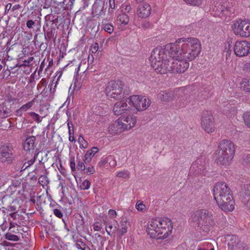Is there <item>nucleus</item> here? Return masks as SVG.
Segmentation results:
<instances>
[{"mask_svg": "<svg viewBox=\"0 0 250 250\" xmlns=\"http://www.w3.org/2000/svg\"><path fill=\"white\" fill-rule=\"evenodd\" d=\"M213 194L217 204L223 210L229 212L234 210L235 202L231 191L226 183H216L213 188Z\"/></svg>", "mask_w": 250, "mask_h": 250, "instance_id": "obj_1", "label": "nucleus"}, {"mask_svg": "<svg viewBox=\"0 0 250 250\" xmlns=\"http://www.w3.org/2000/svg\"><path fill=\"white\" fill-rule=\"evenodd\" d=\"M173 229L171 220L167 217L158 218L151 220L147 224L146 231L151 237L158 239L167 238Z\"/></svg>", "mask_w": 250, "mask_h": 250, "instance_id": "obj_2", "label": "nucleus"}, {"mask_svg": "<svg viewBox=\"0 0 250 250\" xmlns=\"http://www.w3.org/2000/svg\"><path fill=\"white\" fill-rule=\"evenodd\" d=\"M190 220L201 232L208 233L215 225L212 212L205 209H200L190 214Z\"/></svg>", "mask_w": 250, "mask_h": 250, "instance_id": "obj_3", "label": "nucleus"}, {"mask_svg": "<svg viewBox=\"0 0 250 250\" xmlns=\"http://www.w3.org/2000/svg\"><path fill=\"white\" fill-rule=\"evenodd\" d=\"M177 42H184L181 46L180 58L189 61L193 60L200 53L201 44L198 39L195 38H183Z\"/></svg>", "mask_w": 250, "mask_h": 250, "instance_id": "obj_4", "label": "nucleus"}, {"mask_svg": "<svg viewBox=\"0 0 250 250\" xmlns=\"http://www.w3.org/2000/svg\"><path fill=\"white\" fill-rule=\"evenodd\" d=\"M151 66L156 72L161 74L170 72V60L167 58V54L163 50L155 48L149 58Z\"/></svg>", "mask_w": 250, "mask_h": 250, "instance_id": "obj_5", "label": "nucleus"}, {"mask_svg": "<svg viewBox=\"0 0 250 250\" xmlns=\"http://www.w3.org/2000/svg\"><path fill=\"white\" fill-rule=\"evenodd\" d=\"M219 151L215 159L218 164L227 167L230 165L235 153L234 144L230 140H223L219 144Z\"/></svg>", "mask_w": 250, "mask_h": 250, "instance_id": "obj_6", "label": "nucleus"}, {"mask_svg": "<svg viewBox=\"0 0 250 250\" xmlns=\"http://www.w3.org/2000/svg\"><path fill=\"white\" fill-rule=\"evenodd\" d=\"M105 92L107 96L116 100L125 98L130 92L128 88L120 81L109 82Z\"/></svg>", "mask_w": 250, "mask_h": 250, "instance_id": "obj_7", "label": "nucleus"}, {"mask_svg": "<svg viewBox=\"0 0 250 250\" xmlns=\"http://www.w3.org/2000/svg\"><path fill=\"white\" fill-rule=\"evenodd\" d=\"M126 102L131 107L136 109H147L151 104V100L145 96L134 95L126 99Z\"/></svg>", "mask_w": 250, "mask_h": 250, "instance_id": "obj_8", "label": "nucleus"}, {"mask_svg": "<svg viewBox=\"0 0 250 250\" xmlns=\"http://www.w3.org/2000/svg\"><path fill=\"white\" fill-rule=\"evenodd\" d=\"M234 33L243 37L250 36V22L245 20H238L232 25Z\"/></svg>", "mask_w": 250, "mask_h": 250, "instance_id": "obj_9", "label": "nucleus"}, {"mask_svg": "<svg viewBox=\"0 0 250 250\" xmlns=\"http://www.w3.org/2000/svg\"><path fill=\"white\" fill-rule=\"evenodd\" d=\"M201 126L208 133H212L216 129L214 117L209 110H205L202 116Z\"/></svg>", "mask_w": 250, "mask_h": 250, "instance_id": "obj_10", "label": "nucleus"}, {"mask_svg": "<svg viewBox=\"0 0 250 250\" xmlns=\"http://www.w3.org/2000/svg\"><path fill=\"white\" fill-rule=\"evenodd\" d=\"M189 63L184 59H170V72L172 73H184L188 68Z\"/></svg>", "mask_w": 250, "mask_h": 250, "instance_id": "obj_11", "label": "nucleus"}, {"mask_svg": "<svg viewBox=\"0 0 250 250\" xmlns=\"http://www.w3.org/2000/svg\"><path fill=\"white\" fill-rule=\"evenodd\" d=\"M235 54L239 57L247 56L250 53V42L245 41H237L234 46Z\"/></svg>", "mask_w": 250, "mask_h": 250, "instance_id": "obj_12", "label": "nucleus"}, {"mask_svg": "<svg viewBox=\"0 0 250 250\" xmlns=\"http://www.w3.org/2000/svg\"><path fill=\"white\" fill-rule=\"evenodd\" d=\"M118 121L122 124L125 131H129L134 128L137 124V118L132 115H123L120 117Z\"/></svg>", "mask_w": 250, "mask_h": 250, "instance_id": "obj_13", "label": "nucleus"}, {"mask_svg": "<svg viewBox=\"0 0 250 250\" xmlns=\"http://www.w3.org/2000/svg\"><path fill=\"white\" fill-rule=\"evenodd\" d=\"M12 150V147L9 146L3 145L0 146V162L8 164L11 163L14 159Z\"/></svg>", "mask_w": 250, "mask_h": 250, "instance_id": "obj_14", "label": "nucleus"}, {"mask_svg": "<svg viewBox=\"0 0 250 250\" xmlns=\"http://www.w3.org/2000/svg\"><path fill=\"white\" fill-rule=\"evenodd\" d=\"M176 43H171L168 44H167L166 47L163 50L165 51L166 54H167H167L168 56L172 58V59H181L180 58V52H181V47H180L178 44ZM161 50H163L161 49Z\"/></svg>", "mask_w": 250, "mask_h": 250, "instance_id": "obj_15", "label": "nucleus"}, {"mask_svg": "<svg viewBox=\"0 0 250 250\" xmlns=\"http://www.w3.org/2000/svg\"><path fill=\"white\" fill-rule=\"evenodd\" d=\"M122 124L118 121V119L116 120L113 123L110 124L108 128V133L112 135H117L125 132Z\"/></svg>", "mask_w": 250, "mask_h": 250, "instance_id": "obj_16", "label": "nucleus"}, {"mask_svg": "<svg viewBox=\"0 0 250 250\" xmlns=\"http://www.w3.org/2000/svg\"><path fill=\"white\" fill-rule=\"evenodd\" d=\"M151 11L150 6L148 3H144L139 5L137 13L140 18H146L150 14Z\"/></svg>", "mask_w": 250, "mask_h": 250, "instance_id": "obj_17", "label": "nucleus"}, {"mask_svg": "<svg viewBox=\"0 0 250 250\" xmlns=\"http://www.w3.org/2000/svg\"><path fill=\"white\" fill-rule=\"evenodd\" d=\"M120 224L121 228L117 229V226H115L113 232L117 233L120 237H121L127 232L129 223L126 219H123L120 221Z\"/></svg>", "mask_w": 250, "mask_h": 250, "instance_id": "obj_18", "label": "nucleus"}, {"mask_svg": "<svg viewBox=\"0 0 250 250\" xmlns=\"http://www.w3.org/2000/svg\"><path fill=\"white\" fill-rule=\"evenodd\" d=\"M35 137L33 136L27 137L24 141L23 147V149L26 151L30 152L33 150L35 148Z\"/></svg>", "mask_w": 250, "mask_h": 250, "instance_id": "obj_19", "label": "nucleus"}, {"mask_svg": "<svg viewBox=\"0 0 250 250\" xmlns=\"http://www.w3.org/2000/svg\"><path fill=\"white\" fill-rule=\"evenodd\" d=\"M105 163H108V168L114 167L116 165L115 158L111 155L102 159L98 164V166H104Z\"/></svg>", "mask_w": 250, "mask_h": 250, "instance_id": "obj_20", "label": "nucleus"}, {"mask_svg": "<svg viewBox=\"0 0 250 250\" xmlns=\"http://www.w3.org/2000/svg\"><path fill=\"white\" fill-rule=\"evenodd\" d=\"M98 151L99 149L96 147H93L91 149L87 150L84 156V163H87L90 162L93 157H94Z\"/></svg>", "mask_w": 250, "mask_h": 250, "instance_id": "obj_21", "label": "nucleus"}, {"mask_svg": "<svg viewBox=\"0 0 250 250\" xmlns=\"http://www.w3.org/2000/svg\"><path fill=\"white\" fill-rule=\"evenodd\" d=\"M173 96L172 92L165 91L160 92L157 98L162 101H170L172 99Z\"/></svg>", "mask_w": 250, "mask_h": 250, "instance_id": "obj_22", "label": "nucleus"}, {"mask_svg": "<svg viewBox=\"0 0 250 250\" xmlns=\"http://www.w3.org/2000/svg\"><path fill=\"white\" fill-rule=\"evenodd\" d=\"M228 241L229 247L231 248L237 247L240 242L239 238L235 235L229 236Z\"/></svg>", "mask_w": 250, "mask_h": 250, "instance_id": "obj_23", "label": "nucleus"}, {"mask_svg": "<svg viewBox=\"0 0 250 250\" xmlns=\"http://www.w3.org/2000/svg\"><path fill=\"white\" fill-rule=\"evenodd\" d=\"M117 22L121 25H126L129 21V17L125 13L119 14L117 18Z\"/></svg>", "mask_w": 250, "mask_h": 250, "instance_id": "obj_24", "label": "nucleus"}, {"mask_svg": "<svg viewBox=\"0 0 250 250\" xmlns=\"http://www.w3.org/2000/svg\"><path fill=\"white\" fill-rule=\"evenodd\" d=\"M196 250H215V249L211 243L206 242L199 244Z\"/></svg>", "mask_w": 250, "mask_h": 250, "instance_id": "obj_25", "label": "nucleus"}, {"mask_svg": "<svg viewBox=\"0 0 250 250\" xmlns=\"http://www.w3.org/2000/svg\"><path fill=\"white\" fill-rule=\"evenodd\" d=\"M241 88L246 92H250V79H243L241 83Z\"/></svg>", "mask_w": 250, "mask_h": 250, "instance_id": "obj_26", "label": "nucleus"}, {"mask_svg": "<svg viewBox=\"0 0 250 250\" xmlns=\"http://www.w3.org/2000/svg\"><path fill=\"white\" fill-rule=\"evenodd\" d=\"M80 148L85 149L88 147V143L86 141L82 135H80L78 139Z\"/></svg>", "mask_w": 250, "mask_h": 250, "instance_id": "obj_27", "label": "nucleus"}, {"mask_svg": "<svg viewBox=\"0 0 250 250\" xmlns=\"http://www.w3.org/2000/svg\"><path fill=\"white\" fill-rule=\"evenodd\" d=\"M4 237L6 239L9 241H12L15 242L18 241L20 239L18 236L15 234H13L9 232L6 233L4 234Z\"/></svg>", "mask_w": 250, "mask_h": 250, "instance_id": "obj_28", "label": "nucleus"}, {"mask_svg": "<svg viewBox=\"0 0 250 250\" xmlns=\"http://www.w3.org/2000/svg\"><path fill=\"white\" fill-rule=\"evenodd\" d=\"M135 208L139 211L145 212L146 210V206L140 200L137 201Z\"/></svg>", "mask_w": 250, "mask_h": 250, "instance_id": "obj_29", "label": "nucleus"}, {"mask_svg": "<svg viewBox=\"0 0 250 250\" xmlns=\"http://www.w3.org/2000/svg\"><path fill=\"white\" fill-rule=\"evenodd\" d=\"M245 125L250 128V111L246 112L243 116Z\"/></svg>", "mask_w": 250, "mask_h": 250, "instance_id": "obj_30", "label": "nucleus"}, {"mask_svg": "<svg viewBox=\"0 0 250 250\" xmlns=\"http://www.w3.org/2000/svg\"><path fill=\"white\" fill-rule=\"evenodd\" d=\"M104 225L105 226V229L107 234L109 236H111V232L114 233V232H113V231H112V229H113L112 224L108 223L107 220H106V219L104 220Z\"/></svg>", "mask_w": 250, "mask_h": 250, "instance_id": "obj_31", "label": "nucleus"}, {"mask_svg": "<svg viewBox=\"0 0 250 250\" xmlns=\"http://www.w3.org/2000/svg\"><path fill=\"white\" fill-rule=\"evenodd\" d=\"M116 175L119 177L127 179L129 178V172L127 170H123L117 172Z\"/></svg>", "mask_w": 250, "mask_h": 250, "instance_id": "obj_32", "label": "nucleus"}, {"mask_svg": "<svg viewBox=\"0 0 250 250\" xmlns=\"http://www.w3.org/2000/svg\"><path fill=\"white\" fill-rule=\"evenodd\" d=\"M90 182L89 180L85 179L80 184V188L83 190H87L90 188Z\"/></svg>", "mask_w": 250, "mask_h": 250, "instance_id": "obj_33", "label": "nucleus"}, {"mask_svg": "<svg viewBox=\"0 0 250 250\" xmlns=\"http://www.w3.org/2000/svg\"><path fill=\"white\" fill-rule=\"evenodd\" d=\"M39 183L42 186L44 187L49 183V180L46 175H41L38 179Z\"/></svg>", "mask_w": 250, "mask_h": 250, "instance_id": "obj_34", "label": "nucleus"}, {"mask_svg": "<svg viewBox=\"0 0 250 250\" xmlns=\"http://www.w3.org/2000/svg\"><path fill=\"white\" fill-rule=\"evenodd\" d=\"M35 161V157H33L31 159L26 162L21 167V170H24L29 167L31 165H33Z\"/></svg>", "mask_w": 250, "mask_h": 250, "instance_id": "obj_35", "label": "nucleus"}, {"mask_svg": "<svg viewBox=\"0 0 250 250\" xmlns=\"http://www.w3.org/2000/svg\"><path fill=\"white\" fill-rule=\"evenodd\" d=\"M103 28L104 30L109 34H111L113 31V26L109 23L103 24Z\"/></svg>", "mask_w": 250, "mask_h": 250, "instance_id": "obj_36", "label": "nucleus"}, {"mask_svg": "<svg viewBox=\"0 0 250 250\" xmlns=\"http://www.w3.org/2000/svg\"><path fill=\"white\" fill-rule=\"evenodd\" d=\"M5 209L8 211L15 212L14 211H16V208L14 206H8L7 208H6ZM5 213V208H3L0 209V214L1 213L2 215H4Z\"/></svg>", "mask_w": 250, "mask_h": 250, "instance_id": "obj_37", "label": "nucleus"}, {"mask_svg": "<svg viewBox=\"0 0 250 250\" xmlns=\"http://www.w3.org/2000/svg\"><path fill=\"white\" fill-rule=\"evenodd\" d=\"M185 2L191 5L198 6L202 3V0H184Z\"/></svg>", "mask_w": 250, "mask_h": 250, "instance_id": "obj_38", "label": "nucleus"}, {"mask_svg": "<svg viewBox=\"0 0 250 250\" xmlns=\"http://www.w3.org/2000/svg\"><path fill=\"white\" fill-rule=\"evenodd\" d=\"M152 27V24L147 21H144L141 24V27L146 30L147 29L151 28Z\"/></svg>", "mask_w": 250, "mask_h": 250, "instance_id": "obj_39", "label": "nucleus"}, {"mask_svg": "<svg viewBox=\"0 0 250 250\" xmlns=\"http://www.w3.org/2000/svg\"><path fill=\"white\" fill-rule=\"evenodd\" d=\"M85 173L88 175H91L95 172V168L93 166H89L85 168Z\"/></svg>", "mask_w": 250, "mask_h": 250, "instance_id": "obj_40", "label": "nucleus"}, {"mask_svg": "<svg viewBox=\"0 0 250 250\" xmlns=\"http://www.w3.org/2000/svg\"><path fill=\"white\" fill-rule=\"evenodd\" d=\"M93 229L94 231H100L102 228V225L99 222H95L93 225Z\"/></svg>", "mask_w": 250, "mask_h": 250, "instance_id": "obj_41", "label": "nucleus"}, {"mask_svg": "<svg viewBox=\"0 0 250 250\" xmlns=\"http://www.w3.org/2000/svg\"><path fill=\"white\" fill-rule=\"evenodd\" d=\"M34 103V101L32 100V101L28 102L26 104L21 106L19 109H25V108L27 109H29L32 106V105H33Z\"/></svg>", "mask_w": 250, "mask_h": 250, "instance_id": "obj_42", "label": "nucleus"}, {"mask_svg": "<svg viewBox=\"0 0 250 250\" xmlns=\"http://www.w3.org/2000/svg\"><path fill=\"white\" fill-rule=\"evenodd\" d=\"M9 110H0V118H5L9 115Z\"/></svg>", "mask_w": 250, "mask_h": 250, "instance_id": "obj_43", "label": "nucleus"}, {"mask_svg": "<svg viewBox=\"0 0 250 250\" xmlns=\"http://www.w3.org/2000/svg\"><path fill=\"white\" fill-rule=\"evenodd\" d=\"M127 102H126V101H125V103H124V102L123 101H120L119 102H117L116 103L115 105H114V108H121V107H124L125 106V104H127Z\"/></svg>", "mask_w": 250, "mask_h": 250, "instance_id": "obj_44", "label": "nucleus"}, {"mask_svg": "<svg viewBox=\"0 0 250 250\" xmlns=\"http://www.w3.org/2000/svg\"><path fill=\"white\" fill-rule=\"evenodd\" d=\"M98 49H99V45H98V43L95 42L91 46L90 50L92 53H96L98 51Z\"/></svg>", "mask_w": 250, "mask_h": 250, "instance_id": "obj_45", "label": "nucleus"}, {"mask_svg": "<svg viewBox=\"0 0 250 250\" xmlns=\"http://www.w3.org/2000/svg\"><path fill=\"white\" fill-rule=\"evenodd\" d=\"M53 213L56 217L59 218H62L63 216L62 213L59 209H54L53 210Z\"/></svg>", "mask_w": 250, "mask_h": 250, "instance_id": "obj_46", "label": "nucleus"}, {"mask_svg": "<svg viewBox=\"0 0 250 250\" xmlns=\"http://www.w3.org/2000/svg\"><path fill=\"white\" fill-rule=\"evenodd\" d=\"M30 115L33 119H34L38 123L40 122L41 120H40V116L38 114L35 113V112H31Z\"/></svg>", "mask_w": 250, "mask_h": 250, "instance_id": "obj_47", "label": "nucleus"}, {"mask_svg": "<svg viewBox=\"0 0 250 250\" xmlns=\"http://www.w3.org/2000/svg\"><path fill=\"white\" fill-rule=\"evenodd\" d=\"M77 168L81 170H84L85 169L84 164L79 161L77 164Z\"/></svg>", "mask_w": 250, "mask_h": 250, "instance_id": "obj_48", "label": "nucleus"}, {"mask_svg": "<svg viewBox=\"0 0 250 250\" xmlns=\"http://www.w3.org/2000/svg\"><path fill=\"white\" fill-rule=\"evenodd\" d=\"M47 83L46 80L44 78L42 79L40 81V83L37 85V89L39 90L41 88L42 86L44 85H46Z\"/></svg>", "mask_w": 250, "mask_h": 250, "instance_id": "obj_49", "label": "nucleus"}, {"mask_svg": "<svg viewBox=\"0 0 250 250\" xmlns=\"http://www.w3.org/2000/svg\"><path fill=\"white\" fill-rule=\"evenodd\" d=\"M243 70L250 74V63H246L243 66Z\"/></svg>", "mask_w": 250, "mask_h": 250, "instance_id": "obj_50", "label": "nucleus"}, {"mask_svg": "<svg viewBox=\"0 0 250 250\" xmlns=\"http://www.w3.org/2000/svg\"><path fill=\"white\" fill-rule=\"evenodd\" d=\"M108 213L112 218H115L117 216V212L114 209H109Z\"/></svg>", "mask_w": 250, "mask_h": 250, "instance_id": "obj_51", "label": "nucleus"}, {"mask_svg": "<svg viewBox=\"0 0 250 250\" xmlns=\"http://www.w3.org/2000/svg\"><path fill=\"white\" fill-rule=\"evenodd\" d=\"M70 167L72 171L76 170V164L75 162L74 158L71 159L70 163Z\"/></svg>", "mask_w": 250, "mask_h": 250, "instance_id": "obj_52", "label": "nucleus"}, {"mask_svg": "<svg viewBox=\"0 0 250 250\" xmlns=\"http://www.w3.org/2000/svg\"><path fill=\"white\" fill-rule=\"evenodd\" d=\"M69 141L70 142H75V139L74 137V133L71 130H69Z\"/></svg>", "mask_w": 250, "mask_h": 250, "instance_id": "obj_53", "label": "nucleus"}, {"mask_svg": "<svg viewBox=\"0 0 250 250\" xmlns=\"http://www.w3.org/2000/svg\"><path fill=\"white\" fill-rule=\"evenodd\" d=\"M35 22L33 20H28L26 22V26L29 28H31L35 24Z\"/></svg>", "mask_w": 250, "mask_h": 250, "instance_id": "obj_54", "label": "nucleus"}, {"mask_svg": "<svg viewBox=\"0 0 250 250\" xmlns=\"http://www.w3.org/2000/svg\"><path fill=\"white\" fill-rule=\"evenodd\" d=\"M109 7L112 9L115 7V0H109Z\"/></svg>", "mask_w": 250, "mask_h": 250, "instance_id": "obj_55", "label": "nucleus"}, {"mask_svg": "<svg viewBox=\"0 0 250 250\" xmlns=\"http://www.w3.org/2000/svg\"><path fill=\"white\" fill-rule=\"evenodd\" d=\"M131 7L130 5H125V9H124V13H129L131 10Z\"/></svg>", "mask_w": 250, "mask_h": 250, "instance_id": "obj_56", "label": "nucleus"}, {"mask_svg": "<svg viewBox=\"0 0 250 250\" xmlns=\"http://www.w3.org/2000/svg\"><path fill=\"white\" fill-rule=\"evenodd\" d=\"M21 5L20 4H16V5H15L13 6V7L12 8V11H14L16 10H17V9H19V8H21Z\"/></svg>", "mask_w": 250, "mask_h": 250, "instance_id": "obj_57", "label": "nucleus"}, {"mask_svg": "<svg viewBox=\"0 0 250 250\" xmlns=\"http://www.w3.org/2000/svg\"><path fill=\"white\" fill-rule=\"evenodd\" d=\"M10 215L13 219L15 220L17 219L18 214H17L16 212H12L10 213Z\"/></svg>", "mask_w": 250, "mask_h": 250, "instance_id": "obj_58", "label": "nucleus"}, {"mask_svg": "<svg viewBox=\"0 0 250 250\" xmlns=\"http://www.w3.org/2000/svg\"><path fill=\"white\" fill-rule=\"evenodd\" d=\"M17 224L10 222V225L9 227V230H11L13 228L15 227Z\"/></svg>", "mask_w": 250, "mask_h": 250, "instance_id": "obj_59", "label": "nucleus"}, {"mask_svg": "<svg viewBox=\"0 0 250 250\" xmlns=\"http://www.w3.org/2000/svg\"><path fill=\"white\" fill-rule=\"evenodd\" d=\"M43 170V169L42 168H41V169L37 168V169H35L34 171L35 174L39 175L40 174V171L41 170Z\"/></svg>", "mask_w": 250, "mask_h": 250, "instance_id": "obj_60", "label": "nucleus"}, {"mask_svg": "<svg viewBox=\"0 0 250 250\" xmlns=\"http://www.w3.org/2000/svg\"><path fill=\"white\" fill-rule=\"evenodd\" d=\"M75 247H76L77 249H78V250H82L83 249V247H82L80 244H78V243H76V244H75Z\"/></svg>", "mask_w": 250, "mask_h": 250, "instance_id": "obj_61", "label": "nucleus"}, {"mask_svg": "<svg viewBox=\"0 0 250 250\" xmlns=\"http://www.w3.org/2000/svg\"><path fill=\"white\" fill-rule=\"evenodd\" d=\"M33 60V57H29V59H28V60L27 61V64H25V66H28L29 65L30 62L32 61Z\"/></svg>", "mask_w": 250, "mask_h": 250, "instance_id": "obj_62", "label": "nucleus"}, {"mask_svg": "<svg viewBox=\"0 0 250 250\" xmlns=\"http://www.w3.org/2000/svg\"><path fill=\"white\" fill-rule=\"evenodd\" d=\"M246 206L247 207V208L250 210V198L247 201Z\"/></svg>", "mask_w": 250, "mask_h": 250, "instance_id": "obj_63", "label": "nucleus"}, {"mask_svg": "<svg viewBox=\"0 0 250 250\" xmlns=\"http://www.w3.org/2000/svg\"><path fill=\"white\" fill-rule=\"evenodd\" d=\"M4 245H5V246H13V245H15V244H13L10 243H9V242H6V241H4Z\"/></svg>", "mask_w": 250, "mask_h": 250, "instance_id": "obj_64", "label": "nucleus"}]
</instances>
